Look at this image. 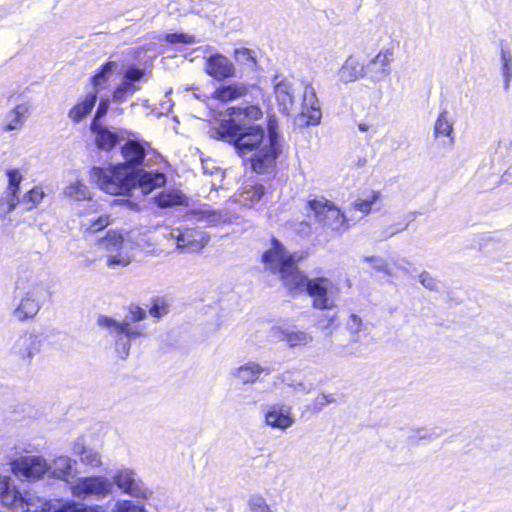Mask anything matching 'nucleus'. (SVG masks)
<instances>
[{"instance_id": "f257e3e1", "label": "nucleus", "mask_w": 512, "mask_h": 512, "mask_svg": "<svg viewBox=\"0 0 512 512\" xmlns=\"http://www.w3.org/2000/svg\"><path fill=\"white\" fill-rule=\"evenodd\" d=\"M261 117L262 111L256 105L232 107L227 111V118L208 131L211 138L232 144L237 154L248 158L252 169L259 174L272 168L282 151L276 121L269 120L266 135L262 126L254 124Z\"/></svg>"}, {"instance_id": "f03ea898", "label": "nucleus", "mask_w": 512, "mask_h": 512, "mask_svg": "<svg viewBox=\"0 0 512 512\" xmlns=\"http://www.w3.org/2000/svg\"><path fill=\"white\" fill-rule=\"evenodd\" d=\"M90 180L97 183L99 188L108 194L126 195L136 189H140L142 194H149L163 186L166 177L160 172L131 169L125 164H117L108 169L91 168Z\"/></svg>"}, {"instance_id": "7ed1b4c3", "label": "nucleus", "mask_w": 512, "mask_h": 512, "mask_svg": "<svg viewBox=\"0 0 512 512\" xmlns=\"http://www.w3.org/2000/svg\"><path fill=\"white\" fill-rule=\"evenodd\" d=\"M145 318V310L134 307L122 321L100 315L97 319V325L113 338L117 356L126 359L130 354L131 341L145 336L146 326L138 324Z\"/></svg>"}, {"instance_id": "20e7f679", "label": "nucleus", "mask_w": 512, "mask_h": 512, "mask_svg": "<svg viewBox=\"0 0 512 512\" xmlns=\"http://www.w3.org/2000/svg\"><path fill=\"white\" fill-rule=\"evenodd\" d=\"M47 294V285L41 274L34 271H22L17 279L14 300L17 302L13 316L19 321L34 318Z\"/></svg>"}, {"instance_id": "39448f33", "label": "nucleus", "mask_w": 512, "mask_h": 512, "mask_svg": "<svg viewBox=\"0 0 512 512\" xmlns=\"http://www.w3.org/2000/svg\"><path fill=\"white\" fill-rule=\"evenodd\" d=\"M303 257L299 253H288L285 247L274 239L272 248L263 254L262 259L272 270L279 272L283 285L290 292H304L310 278L296 266Z\"/></svg>"}, {"instance_id": "423d86ee", "label": "nucleus", "mask_w": 512, "mask_h": 512, "mask_svg": "<svg viewBox=\"0 0 512 512\" xmlns=\"http://www.w3.org/2000/svg\"><path fill=\"white\" fill-rule=\"evenodd\" d=\"M12 508L20 509L22 512H97L72 501L65 503L47 501L29 492L25 494L19 492Z\"/></svg>"}, {"instance_id": "0eeeda50", "label": "nucleus", "mask_w": 512, "mask_h": 512, "mask_svg": "<svg viewBox=\"0 0 512 512\" xmlns=\"http://www.w3.org/2000/svg\"><path fill=\"white\" fill-rule=\"evenodd\" d=\"M99 247L105 251L106 266L111 269L128 266L133 259V245L121 234L108 233L100 240Z\"/></svg>"}, {"instance_id": "6e6552de", "label": "nucleus", "mask_w": 512, "mask_h": 512, "mask_svg": "<svg viewBox=\"0 0 512 512\" xmlns=\"http://www.w3.org/2000/svg\"><path fill=\"white\" fill-rule=\"evenodd\" d=\"M337 285L327 277L310 278L305 292L312 299V306L318 310L331 311L336 307Z\"/></svg>"}, {"instance_id": "1a4fd4ad", "label": "nucleus", "mask_w": 512, "mask_h": 512, "mask_svg": "<svg viewBox=\"0 0 512 512\" xmlns=\"http://www.w3.org/2000/svg\"><path fill=\"white\" fill-rule=\"evenodd\" d=\"M309 207L314 212L316 220L326 229L335 232L344 231L347 228V219L341 210L324 197L309 201Z\"/></svg>"}, {"instance_id": "9d476101", "label": "nucleus", "mask_w": 512, "mask_h": 512, "mask_svg": "<svg viewBox=\"0 0 512 512\" xmlns=\"http://www.w3.org/2000/svg\"><path fill=\"white\" fill-rule=\"evenodd\" d=\"M70 489L72 495L81 500L102 499L112 493L113 484L104 476H87L71 483Z\"/></svg>"}, {"instance_id": "9b49d317", "label": "nucleus", "mask_w": 512, "mask_h": 512, "mask_svg": "<svg viewBox=\"0 0 512 512\" xmlns=\"http://www.w3.org/2000/svg\"><path fill=\"white\" fill-rule=\"evenodd\" d=\"M11 470L17 477L35 481L48 475L49 467L44 457L27 455L12 460Z\"/></svg>"}, {"instance_id": "f8f14e48", "label": "nucleus", "mask_w": 512, "mask_h": 512, "mask_svg": "<svg viewBox=\"0 0 512 512\" xmlns=\"http://www.w3.org/2000/svg\"><path fill=\"white\" fill-rule=\"evenodd\" d=\"M164 236L175 240L177 249H187L192 252L201 250L209 241V236L204 231L187 226L173 228Z\"/></svg>"}, {"instance_id": "ddd939ff", "label": "nucleus", "mask_w": 512, "mask_h": 512, "mask_svg": "<svg viewBox=\"0 0 512 512\" xmlns=\"http://www.w3.org/2000/svg\"><path fill=\"white\" fill-rule=\"evenodd\" d=\"M262 412L264 423L272 429L286 431L296 422L293 407L284 402L267 404L262 408Z\"/></svg>"}, {"instance_id": "4468645a", "label": "nucleus", "mask_w": 512, "mask_h": 512, "mask_svg": "<svg viewBox=\"0 0 512 512\" xmlns=\"http://www.w3.org/2000/svg\"><path fill=\"white\" fill-rule=\"evenodd\" d=\"M43 338L35 331H25L13 342L10 353L23 363L30 364L32 359L41 351Z\"/></svg>"}, {"instance_id": "2eb2a0df", "label": "nucleus", "mask_w": 512, "mask_h": 512, "mask_svg": "<svg viewBox=\"0 0 512 512\" xmlns=\"http://www.w3.org/2000/svg\"><path fill=\"white\" fill-rule=\"evenodd\" d=\"M125 494L135 498L148 499L152 492L129 468H120L113 475V482Z\"/></svg>"}, {"instance_id": "dca6fc26", "label": "nucleus", "mask_w": 512, "mask_h": 512, "mask_svg": "<svg viewBox=\"0 0 512 512\" xmlns=\"http://www.w3.org/2000/svg\"><path fill=\"white\" fill-rule=\"evenodd\" d=\"M274 95L279 110L285 115L294 111L295 95L292 82L285 76L277 74L272 79Z\"/></svg>"}, {"instance_id": "f3484780", "label": "nucleus", "mask_w": 512, "mask_h": 512, "mask_svg": "<svg viewBox=\"0 0 512 512\" xmlns=\"http://www.w3.org/2000/svg\"><path fill=\"white\" fill-rule=\"evenodd\" d=\"M321 116L322 113L316 91L311 84H307L303 91L300 118L304 120L305 125H316L320 122Z\"/></svg>"}, {"instance_id": "a211bd4d", "label": "nucleus", "mask_w": 512, "mask_h": 512, "mask_svg": "<svg viewBox=\"0 0 512 512\" xmlns=\"http://www.w3.org/2000/svg\"><path fill=\"white\" fill-rule=\"evenodd\" d=\"M205 72L217 81H222L235 76L234 64L222 54L209 56L204 65Z\"/></svg>"}, {"instance_id": "6ab92c4d", "label": "nucleus", "mask_w": 512, "mask_h": 512, "mask_svg": "<svg viewBox=\"0 0 512 512\" xmlns=\"http://www.w3.org/2000/svg\"><path fill=\"white\" fill-rule=\"evenodd\" d=\"M394 54L391 49L381 50L373 59L368 63V69L371 73V80L378 82L384 77L388 76L391 72V63Z\"/></svg>"}, {"instance_id": "aec40b11", "label": "nucleus", "mask_w": 512, "mask_h": 512, "mask_svg": "<svg viewBox=\"0 0 512 512\" xmlns=\"http://www.w3.org/2000/svg\"><path fill=\"white\" fill-rule=\"evenodd\" d=\"M263 373L269 374L270 369L260 365L258 362L249 361L235 368L232 371V376L243 385H252L259 380Z\"/></svg>"}, {"instance_id": "412c9836", "label": "nucleus", "mask_w": 512, "mask_h": 512, "mask_svg": "<svg viewBox=\"0 0 512 512\" xmlns=\"http://www.w3.org/2000/svg\"><path fill=\"white\" fill-rule=\"evenodd\" d=\"M346 329L348 330L350 334V343L347 345L342 344H335L334 350L342 355H354L359 352L358 349L354 348V345L358 342V334L363 329V321L362 319L356 315L351 314L349 315L347 321H346Z\"/></svg>"}, {"instance_id": "4be33fe9", "label": "nucleus", "mask_w": 512, "mask_h": 512, "mask_svg": "<svg viewBox=\"0 0 512 512\" xmlns=\"http://www.w3.org/2000/svg\"><path fill=\"white\" fill-rule=\"evenodd\" d=\"M275 337L286 341L289 346H305L312 342L313 336L304 330H298L296 327H275L272 329Z\"/></svg>"}, {"instance_id": "5701e85b", "label": "nucleus", "mask_w": 512, "mask_h": 512, "mask_svg": "<svg viewBox=\"0 0 512 512\" xmlns=\"http://www.w3.org/2000/svg\"><path fill=\"white\" fill-rule=\"evenodd\" d=\"M90 130L95 136L96 146L105 151H109L116 146L119 141V135L103 126L99 121L93 119Z\"/></svg>"}, {"instance_id": "b1692460", "label": "nucleus", "mask_w": 512, "mask_h": 512, "mask_svg": "<svg viewBox=\"0 0 512 512\" xmlns=\"http://www.w3.org/2000/svg\"><path fill=\"white\" fill-rule=\"evenodd\" d=\"M366 74L365 66L355 57L349 56L337 72L338 80L344 84L355 82Z\"/></svg>"}, {"instance_id": "393cba45", "label": "nucleus", "mask_w": 512, "mask_h": 512, "mask_svg": "<svg viewBox=\"0 0 512 512\" xmlns=\"http://www.w3.org/2000/svg\"><path fill=\"white\" fill-rule=\"evenodd\" d=\"M74 464L75 462L68 456L55 457L51 463H48V477L69 483L73 476Z\"/></svg>"}, {"instance_id": "a878e982", "label": "nucleus", "mask_w": 512, "mask_h": 512, "mask_svg": "<svg viewBox=\"0 0 512 512\" xmlns=\"http://www.w3.org/2000/svg\"><path fill=\"white\" fill-rule=\"evenodd\" d=\"M122 156L125 160L123 164L131 169L141 165L146 156V149L143 143L136 140H129L125 143L121 150Z\"/></svg>"}, {"instance_id": "bb28decb", "label": "nucleus", "mask_w": 512, "mask_h": 512, "mask_svg": "<svg viewBox=\"0 0 512 512\" xmlns=\"http://www.w3.org/2000/svg\"><path fill=\"white\" fill-rule=\"evenodd\" d=\"M28 114V107L24 104H19L10 111H8L3 119L1 130L3 132H11L21 130L25 124Z\"/></svg>"}, {"instance_id": "cd10ccee", "label": "nucleus", "mask_w": 512, "mask_h": 512, "mask_svg": "<svg viewBox=\"0 0 512 512\" xmlns=\"http://www.w3.org/2000/svg\"><path fill=\"white\" fill-rule=\"evenodd\" d=\"M192 215L196 221L203 222L210 226L230 221L228 212L224 210L215 211L210 209H200L198 211H194Z\"/></svg>"}, {"instance_id": "c85d7f7f", "label": "nucleus", "mask_w": 512, "mask_h": 512, "mask_svg": "<svg viewBox=\"0 0 512 512\" xmlns=\"http://www.w3.org/2000/svg\"><path fill=\"white\" fill-rule=\"evenodd\" d=\"M72 450L74 454L80 457L81 462L85 465L99 467L102 464L99 452L86 447L81 440H78L73 444Z\"/></svg>"}, {"instance_id": "c756f323", "label": "nucleus", "mask_w": 512, "mask_h": 512, "mask_svg": "<svg viewBox=\"0 0 512 512\" xmlns=\"http://www.w3.org/2000/svg\"><path fill=\"white\" fill-rule=\"evenodd\" d=\"M97 100V93H89L86 95L83 101L77 103L68 113V117L74 122H80L86 117L92 108L94 107Z\"/></svg>"}, {"instance_id": "7c9ffc66", "label": "nucleus", "mask_w": 512, "mask_h": 512, "mask_svg": "<svg viewBox=\"0 0 512 512\" xmlns=\"http://www.w3.org/2000/svg\"><path fill=\"white\" fill-rule=\"evenodd\" d=\"M247 88L243 84L223 85L216 89L214 97L220 101L228 102L242 97L246 94Z\"/></svg>"}, {"instance_id": "2f4dec72", "label": "nucleus", "mask_w": 512, "mask_h": 512, "mask_svg": "<svg viewBox=\"0 0 512 512\" xmlns=\"http://www.w3.org/2000/svg\"><path fill=\"white\" fill-rule=\"evenodd\" d=\"M18 494L19 491L11 485L10 477L0 475V503L6 507H13Z\"/></svg>"}, {"instance_id": "473e14b6", "label": "nucleus", "mask_w": 512, "mask_h": 512, "mask_svg": "<svg viewBox=\"0 0 512 512\" xmlns=\"http://www.w3.org/2000/svg\"><path fill=\"white\" fill-rule=\"evenodd\" d=\"M64 195L75 201L91 199L89 188L80 180L70 182L64 189Z\"/></svg>"}, {"instance_id": "72a5a7b5", "label": "nucleus", "mask_w": 512, "mask_h": 512, "mask_svg": "<svg viewBox=\"0 0 512 512\" xmlns=\"http://www.w3.org/2000/svg\"><path fill=\"white\" fill-rule=\"evenodd\" d=\"M453 129V121L449 117V112L447 110L441 111L435 121L433 135L436 138L439 136H446L453 140Z\"/></svg>"}, {"instance_id": "f704fd0d", "label": "nucleus", "mask_w": 512, "mask_h": 512, "mask_svg": "<svg viewBox=\"0 0 512 512\" xmlns=\"http://www.w3.org/2000/svg\"><path fill=\"white\" fill-rule=\"evenodd\" d=\"M140 89L135 83L122 79V82L115 88L113 92V101L124 102L128 97L132 96Z\"/></svg>"}, {"instance_id": "c9c22d12", "label": "nucleus", "mask_w": 512, "mask_h": 512, "mask_svg": "<svg viewBox=\"0 0 512 512\" xmlns=\"http://www.w3.org/2000/svg\"><path fill=\"white\" fill-rule=\"evenodd\" d=\"M381 198L380 191H370L359 198L354 203V208L364 214H368L371 211L372 205L375 204Z\"/></svg>"}, {"instance_id": "e433bc0d", "label": "nucleus", "mask_w": 512, "mask_h": 512, "mask_svg": "<svg viewBox=\"0 0 512 512\" xmlns=\"http://www.w3.org/2000/svg\"><path fill=\"white\" fill-rule=\"evenodd\" d=\"M20 203L19 195L14 192H4L0 199V216L5 217Z\"/></svg>"}, {"instance_id": "4c0bfd02", "label": "nucleus", "mask_w": 512, "mask_h": 512, "mask_svg": "<svg viewBox=\"0 0 512 512\" xmlns=\"http://www.w3.org/2000/svg\"><path fill=\"white\" fill-rule=\"evenodd\" d=\"M363 260L369 264L378 272L384 273L387 276L394 277L395 272L392 266L380 256H365Z\"/></svg>"}, {"instance_id": "58836bf2", "label": "nucleus", "mask_w": 512, "mask_h": 512, "mask_svg": "<svg viewBox=\"0 0 512 512\" xmlns=\"http://www.w3.org/2000/svg\"><path fill=\"white\" fill-rule=\"evenodd\" d=\"M116 67L115 62L109 61L93 76L92 84L96 90L108 81L109 75Z\"/></svg>"}, {"instance_id": "ea45409f", "label": "nucleus", "mask_w": 512, "mask_h": 512, "mask_svg": "<svg viewBox=\"0 0 512 512\" xmlns=\"http://www.w3.org/2000/svg\"><path fill=\"white\" fill-rule=\"evenodd\" d=\"M265 194V189L262 185H247L240 194L241 201L252 203L258 202Z\"/></svg>"}, {"instance_id": "a19ab883", "label": "nucleus", "mask_w": 512, "mask_h": 512, "mask_svg": "<svg viewBox=\"0 0 512 512\" xmlns=\"http://www.w3.org/2000/svg\"><path fill=\"white\" fill-rule=\"evenodd\" d=\"M185 201V196L177 192H164L157 196V203L161 207L181 205Z\"/></svg>"}, {"instance_id": "79ce46f5", "label": "nucleus", "mask_w": 512, "mask_h": 512, "mask_svg": "<svg viewBox=\"0 0 512 512\" xmlns=\"http://www.w3.org/2000/svg\"><path fill=\"white\" fill-rule=\"evenodd\" d=\"M43 196L44 193L41 189L33 188L24 195L21 203L26 210H30L42 200Z\"/></svg>"}, {"instance_id": "37998d69", "label": "nucleus", "mask_w": 512, "mask_h": 512, "mask_svg": "<svg viewBox=\"0 0 512 512\" xmlns=\"http://www.w3.org/2000/svg\"><path fill=\"white\" fill-rule=\"evenodd\" d=\"M110 224V216L107 214H102L97 218H92L88 220L87 230L92 233L98 232Z\"/></svg>"}, {"instance_id": "c03bdc74", "label": "nucleus", "mask_w": 512, "mask_h": 512, "mask_svg": "<svg viewBox=\"0 0 512 512\" xmlns=\"http://www.w3.org/2000/svg\"><path fill=\"white\" fill-rule=\"evenodd\" d=\"M165 41L170 44H194L196 39L193 35L187 33H167L165 35Z\"/></svg>"}, {"instance_id": "a18cd8bd", "label": "nucleus", "mask_w": 512, "mask_h": 512, "mask_svg": "<svg viewBox=\"0 0 512 512\" xmlns=\"http://www.w3.org/2000/svg\"><path fill=\"white\" fill-rule=\"evenodd\" d=\"M297 381L298 379L295 378L294 372L285 371L273 377V386L277 387L279 384L282 383L293 389Z\"/></svg>"}, {"instance_id": "49530a36", "label": "nucleus", "mask_w": 512, "mask_h": 512, "mask_svg": "<svg viewBox=\"0 0 512 512\" xmlns=\"http://www.w3.org/2000/svg\"><path fill=\"white\" fill-rule=\"evenodd\" d=\"M7 177H8V187L5 192H14L15 194H18L19 185L22 181V175L20 174L19 170H17V169L8 170Z\"/></svg>"}, {"instance_id": "de8ad7c7", "label": "nucleus", "mask_w": 512, "mask_h": 512, "mask_svg": "<svg viewBox=\"0 0 512 512\" xmlns=\"http://www.w3.org/2000/svg\"><path fill=\"white\" fill-rule=\"evenodd\" d=\"M249 508L251 512H276L260 496L252 497L249 501Z\"/></svg>"}, {"instance_id": "09e8293b", "label": "nucleus", "mask_w": 512, "mask_h": 512, "mask_svg": "<svg viewBox=\"0 0 512 512\" xmlns=\"http://www.w3.org/2000/svg\"><path fill=\"white\" fill-rule=\"evenodd\" d=\"M235 58L237 62L241 64H245L249 67H252L255 65V59L252 56V53L247 48H240L235 50Z\"/></svg>"}, {"instance_id": "8fccbe9b", "label": "nucleus", "mask_w": 512, "mask_h": 512, "mask_svg": "<svg viewBox=\"0 0 512 512\" xmlns=\"http://www.w3.org/2000/svg\"><path fill=\"white\" fill-rule=\"evenodd\" d=\"M338 319V314L336 312H327L322 314L318 320L316 325L321 330H328L333 323Z\"/></svg>"}, {"instance_id": "3c124183", "label": "nucleus", "mask_w": 512, "mask_h": 512, "mask_svg": "<svg viewBox=\"0 0 512 512\" xmlns=\"http://www.w3.org/2000/svg\"><path fill=\"white\" fill-rule=\"evenodd\" d=\"M503 67L502 73L504 77V85L505 89H508L510 81L512 79V64H511V56L502 53Z\"/></svg>"}, {"instance_id": "603ef678", "label": "nucleus", "mask_w": 512, "mask_h": 512, "mask_svg": "<svg viewBox=\"0 0 512 512\" xmlns=\"http://www.w3.org/2000/svg\"><path fill=\"white\" fill-rule=\"evenodd\" d=\"M512 151V138L511 137H503L501 138L496 147V154H498L502 158H506L510 155Z\"/></svg>"}, {"instance_id": "864d4df0", "label": "nucleus", "mask_w": 512, "mask_h": 512, "mask_svg": "<svg viewBox=\"0 0 512 512\" xmlns=\"http://www.w3.org/2000/svg\"><path fill=\"white\" fill-rule=\"evenodd\" d=\"M112 512H146L142 507L135 505L133 502L124 500L116 504Z\"/></svg>"}, {"instance_id": "5fc2aeb1", "label": "nucleus", "mask_w": 512, "mask_h": 512, "mask_svg": "<svg viewBox=\"0 0 512 512\" xmlns=\"http://www.w3.org/2000/svg\"><path fill=\"white\" fill-rule=\"evenodd\" d=\"M419 282L431 291H436L438 289V281L427 271L420 273Z\"/></svg>"}, {"instance_id": "6e6d98bb", "label": "nucleus", "mask_w": 512, "mask_h": 512, "mask_svg": "<svg viewBox=\"0 0 512 512\" xmlns=\"http://www.w3.org/2000/svg\"><path fill=\"white\" fill-rule=\"evenodd\" d=\"M335 402V398L333 394H320L318 395L312 403V406L316 410H321L324 406H326L329 403Z\"/></svg>"}, {"instance_id": "4d7b16f0", "label": "nucleus", "mask_w": 512, "mask_h": 512, "mask_svg": "<svg viewBox=\"0 0 512 512\" xmlns=\"http://www.w3.org/2000/svg\"><path fill=\"white\" fill-rule=\"evenodd\" d=\"M150 315L156 318L168 313L167 305L162 300H156L149 311Z\"/></svg>"}, {"instance_id": "13d9d810", "label": "nucleus", "mask_w": 512, "mask_h": 512, "mask_svg": "<svg viewBox=\"0 0 512 512\" xmlns=\"http://www.w3.org/2000/svg\"><path fill=\"white\" fill-rule=\"evenodd\" d=\"M144 76V70L131 67L128 68L125 72L123 79L131 81V83H135L137 81H140Z\"/></svg>"}, {"instance_id": "bf43d9fd", "label": "nucleus", "mask_w": 512, "mask_h": 512, "mask_svg": "<svg viewBox=\"0 0 512 512\" xmlns=\"http://www.w3.org/2000/svg\"><path fill=\"white\" fill-rule=\"evenodd\" d=\"M407 224L404 225V226H401L400 224H393L389 227H387L382 233L381 235L379 236L380 240H386L392 236H394L395 234L401 232V231H404L406 230L407 228Z\"/></svg>"}, {"instance_id": "052dcab7", "label": "nucleus", "mask_w": 512, "mask_h": 512, "mask_svg": "<svg viewBox=\"0 0 512 512\" xmlns=\"http://www.w3.org/2000/svg\"><path fill=\"white\" fill-rule=\"evenodd\" d=\"M203 170L205 173L213 175L219 173V167L216 165L214 160H203Z\"/></svg>"}, {"instance_id": "680f3d73", "label": "nucleus", "mask_w": 512, "mask_h": 512, "mask_svg": "<svg viewBox=\"0 0 512 512\" xmlns=\"http://www.w3.org/2000/svg\"><path fill=\"white\" fill-rule=\"evenodd\" d=\"M108 108H109V101L107 99H102L97 107L94 119L99 121V119L107 113Z\"/></svg>"}, {"instance_id": "e2e57ef3", "label": "nucleus", "mask_w": 512, "mask_h": 512, "mask_svg": "<svg viewBox=\"0 0 512 512\" xmlns=\"http://www.w3.org/2000/svg\"><path fill=\"white\" fill-rule=\"evenodd\" d=\"M313 388L314 386L312 383L298 380L293 389L296 392L310 393Z\"/></svg>"}, {"instance_id": "0e129e2a", "label": "nucleus", "mask_w": 512, "mask_h": 512, "mask_svg": "<svg viewBox=\"0 0 512 512\" xmlns=\"http://www.w3.org/2000/svg\"><path fill=\"white\" fill-rule=\"evenodd\" d=\"M408 263L405 259L394 261V267L392 269L396 273V270L403 272L404 274H408L409 270L405 267L404 264Z\"/></svg>"}, {"instance_id": "69168bd1", "label": "nucleus", "mask_w": 512, "mask_h": 512, "mask_svg": "<svg viewBox=\"0 0 512 512\" xmlns=\"http://www.w3.org/2000/svg\"><path fill=\"white\" fill-rule=\"evenodd\" d=\"M358 128H359V130H360L361 132H366V131H368L369 126H368V124H366V123H360V124L358 125Z\"/></svg>"}, {"instance_id": "338daca9", "label": "nucleus", "mask_w": 512, "mask_h": 512, "mask_svg": "<svg viewBox=\"0 0 512 512\" xmlns=\"http://www.w3.org/2000/svg\"><path fill=\"white\" fill-rule=\"evenodd\" d=\"M366 163V160L360 161V164L363 165Z\"/></svg>"}, {"instance_id": "774afa93", "label": "nucleus", "mask_w": 512, "mask_h": 512, "mask_svg": "<svg viewBox=\"0 0 512 512\" xmlns=\"http://www.w3.org/2000/svg\"><path fill=\"white\" fill-rule=\"evenodd\" d=\"M366 163V160L360 161V164L363 165Z\"/></svg>"}]
</instances>
